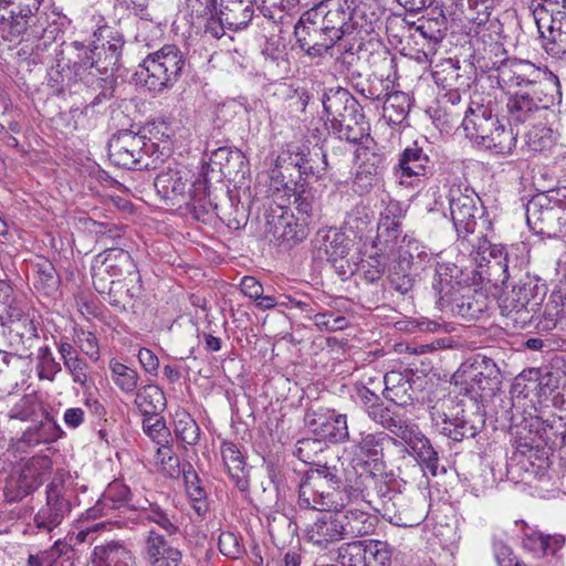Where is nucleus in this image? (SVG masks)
Segmentation results:
<instances>
[{"label":"nucleus","instance_id":"f257e3e1","mask_svg":"<svg viewBox=\"0 0 566 566\" xmlns=\"http://www.w3.org/2000/svg\"><path fill=\"white\" fill-rule=\"evenodd\" d=\"M352 476L339 459L316 464L303 476L298 485V505L316 511L339 510L345 506V493L355 496L349 486Z\"/></svg>","mask_w":566,"mask_h":566},{"label":"nucleus","instance_id":"f03ea898","mask_svg":"<svg viewBox=\"0 0 566 566\" xmlns=\"http://www.w3.org/2000/svg\"><path fill=\"white\" fill-rule=\"evenodd\" d=\"M95 35L106 39V43H103L97 52L75 41L72 48L76 54L69 61L72 62L74 74L80 81L87 85L101 86L102 83H108L109 76L119 65L124 38L120 32L109 27L99 28Z\"/></svg>","mask_w":566,"mask_h":566},{"label":"nucleus","instance_id":"7ed1b4c3","mask_svg":"<svg viewBox=\"0 0 566 566\" xmlns=\"http://www.w3.org/2000/svg\"><path fill=\"white\" fill-rule=\"evenodd\" d=\"M42 0H0V32L4 40L12 41L23 34L43 40V44L55 41L60 28L48 23L45 13L40 12Z\"/></svg>","mask_w":566,"mask_h":566},{"label":"nucleus","instance_id":"20e7f679","mask_svg":"<svg viewBox=\"0 0 566 566\" xmlns=\"http://www.w3.org/2000/svg\"><path fill=\"white\" fill-rule=\"evenodd\" d=\"M391 441V437L386 431H360L352 439L354 453L353 465L355 479H349L352 494L361 496L366 500L368 490L376 484L377 473L384 469V450Z\"/></svg>","mask_w":566,"mask_h":566},{"label":"nucleus","instance_id":"39448f33","mask_svg":"<svg viewBox=\"0 0 566 566\" xmlns=\"http://www.w3.org/2000/svg\"><path fill=\"white\" fill-rule=\"evenodd\" d=\"M310 10L337 42L355 31L369 34L377 21L375 13L356 0H322Z\"/></svg>","mask_w":566,"mask_h":566},{"label":"nucleus","instance_id":"423d86ee","mask_svg":"<svg viewBox=\"0 0 566 566\" xmlns=\"http://www.w3.org/2000/svg\"><path fill=\"white\" fill-rule=\"evenodd\" d=\"M156 147L146 136L124 129L108 140V158L115 166L125 169H156L161 161Z\"/></svg>","mask_w":566,"mask_h":566},{"label":"nucleus","instance_id":"0eeeda50","mask_svg":"<svg viewBox=\"0 0 566 566\" xmlns=\"http://www.w3.org/2000/svg\"><path fill=\"white\" fill-rule=\"evenodd\" d=\"M461 391L473 399L492 397L502 384L501 370L496 363L481 354L467 359L453 375Z\"/></svg>","mask_w":566,"mask_h":566},{"label":"nucleus","instance_id":"6e6552de","mask_svg":"<svg viewBox=\"0 0 566 566\" xmlns=\"http://www.w3.org/2000/svg\"><path fill=\"white\" fill-rule=\"evenodd\" d=\"M184 66L182 52L174 44H166L143 60L139 76L149 91L159 93L177 82Z\"/></svg>","mask_w":566,"mask_h":566},{"label":"nucleus","instance_id":"1a4fd4ad","mask_svg":"<svg viewBox=\"0 0 566 566\" xmlns=\"http://www.w3.org/2000/svg\"><path fill=\"white\" fill-rule=\"evenodd\" d=\"M429 506L427 495L420 490L409 493L394 491L382 500L384 516L391 524L401 527L421 524L428 516Z\"/></svg>","mask_w":566,"mask_h":566},{"label":"nucleus","instance_id":"9d476101","mask_svg":"<svg viewBox=\"0 0 566 566\" xmlns=\"http://www.w3.org/2000/svg\"><path fill=\"white\" fill-rule=\"evenodd\" d=\"M537 286L531 282L514 285L511 291L500 297L501 315L506 319L505 325L514 329H524L534 317L537 306Z\"/></svg>","mask_w":566,"mask_h":566},{"label":"nucleus","instance_id":"9b49d317","mask_svg":"<svg viewBox=\"0 0 566 566\" xmlns=\"http://www.w3.org/2000/svg\"><path fill=\"white\" fill-rule=\"evenodd\" d=\"M502 88L530 90L539 86H559L558 77L552 72L536 66L528 60L510 57L496 74Z\"/></svg>","mask_w":566,"mask_h":566},{"label":"nucleus","instance_id":"f8f14e48","mask_svg":"<svg viewBox=\"0 0 566 566\" xmlns=\"http://www.w3.org/2000/svg\"><path fill=\"white\" fill-rule=\"evenodd\" d=\"M51 470L52 460L49 455L38 454L22 460L18 474H12L6 483V497L10 502H18L32 494L43 484Z\"/></svg>","mask_w":566,"mask_h":566},{"label":"nucleus","instance_id":"ddd939ff","mask_svg":"<svg viewBox=\"0 0 566 566\" xmlns=\"http://www.w3.org/2000/svg\"><path fill=\"white\" fill-rule=\"evenodd\" d=\"M448 201L451 221L464 248L468 237L475 230L481 200L473 189L452 185L448 192Z\"/></svg>","mask_w":566,"mask_h":566},{"label":"nucleus","instance_id":"4468645a","mask_svg":"<svg viewBox=\"0 0 566 566\" xmlns=\"http://www.w3.org/2000/svg\"><path fill=\"white\" fill-rule=\"evenodd\" d=\"M559 86H539L537 88L517 90L510 95L506 103L509 118L515 124L533 119L534 115L547 109L554 103Z\"/></svg>","mask_w":566,"mask_h":566},{"label":"nucleus","instance_id":"2eb2a0df","mask_svg":"<svg viewBox=\"0 0 566 566\" xmlns=\"http://www.w3.org/2000/svg\"><path fill=\"white\" fill-rule=\"evenodd\" d=\"M472 247L469 249L464 245V250L469 252L471 259L481 268L486 262L490 275L493 276L495 284L506 285L513 276L516 266H510V258L506 249L501 244H493L484 237H476L468 240Z\"/></svg>","mask_w":566,"mask_h":566},{"label":"nucleus","instance_id":"dca6fc26","mask_svg":"<svg viewBox=\"0 0 566 566\" xmlns=\"http://www.w3.org/2000/svg\"><path fill=\"white\" fill-rule=\"evenodd\" d=\"M294 36L301 50L310 57L323 56L337 43L311 10L305 11L296 22Z\"/></svg>","mask_w":566,"mask_h":566},{"label":"nucleus","instance_id":"f3484780","mask_svg":"<svg viewBox=\"0 0 566 566\" xmlns=\"http://www.w3.org/2000/svg\"><path fill=\"white\" fill-rule=\"evenodd\" d=\"M46 502L34 515L38 528L51 532L71 513V502L66 494L63 475L56 474L46 485Z\"/></svg>","mask_w":566,"mask_h":566},{"label":"nucleus","instance_id":"a211bd4d","mask_svg":"<svg viewBox=\"0 0 566 566\" xmlns=\"http://www.w3.org/2000/svg\"><path fill=\"white\" fill-rule=\"evenodd\" d=\"M93 282L98 292L105 289V275L112 280H120L122 276L135 275L139 280L138 271L132 255L117 248L106 249L104 252L96 255L92 266Z\"/></svg>","mask_w":566,"mask_h":566},{"label":"nucleus","instance_id":"6ab92c4d","mask_svg":"<svg viewBox=\"0 0 566 566\" xmlns=\"http://www.w3.org/2000/svg\"><path fill=\"white\" fill-rule=\"evenodd\" d=\"M356 156L360 163L353 180V188L355 192L365 195L379 184L387 166V154L374 144L357 148Z\"/></svg>","mask_w":566,"mask_h":566},{"label":"nucleus","instance_id":"aec40b11","mask_svg":"<svg viewBox=\"0 0 566 566\" xmlns=\"http://www.w3.org/2000/svg\"><path fill=\"white\" fill-rule=\"evenodd\" d=\"M430 416L437 431L457 442L474 438L484 427L483 417L476 412L462 411L454 417H449L433 406Z\"/></svg>","mask_w":566,"mask_h":566},{"label":"nucleus","instance_id":"412c9836","mask_svg":"<svg viewBox=\"0 0 566 566\" xmlns=\"http://www.w3.org/2000/svg\"><path fill=\"white\" fill-rule=\"evenodd\" d=\"M432 170V160L418 142H415L400 154L398 164L394 167V176L399 185L415 188L419 185V178L430 175Z\"/></svg>","mask_w":566,"mask_h":566},{"label":"nucleus","instance_id":"4be33fe9","mask_svg":"<svg viewBox=\"0 0 566 566\" xmlns=\"http://www.w3.org/2000/svg\"><path fill=\"white\" fill-rule=\"evenodd\" d=\"M492 102L490 94L475 92L465 111L462 127L465 136L476 144L497 123V117L493 115Z\"/></svg>","mask_w":566,"mask_h":566},{"label":"nucleus","instance_id":"5701e85b","mask_svg":"<svg viewBox=\"0 0 566 566\" xmlns=\"http://www.w3.org/2000/svg\"><path fill=\"white\" fill-rule=\"evenodd\" d=\"M478 275L475 270L462 269L451 262H438L432 281V289L438 295L440 307L444 308L446 303L450 302L451 295H454L461 287L475 281Z\"/></svg>","mask_w":566,"mask_h":566},{"label":"nucleus","instance_id":"b1692460","mask_svg":"<svg viewBox=\"0 0 566 566\" xmlns=\"http://www.w3.org/2000/svg\"><path fill=\"white\" fill-rule=\"evenodd\" d=\"M353 502L345 512L339 511V517L344 525V533L346 537H363L373 534L378 517L371 514L368 510L371 509V500L369 494L366 500L361 496H348Z\"/></svg>","mask_w":566,"mask_h":566},{"label":"nucleus","instance_id":"393cba45","mask_svg":"<svg viewBox=\"0 0 566 566\" xmlns=\"http://www.w3.org/2000/svg\"><path fill=\"white\" fill-rule=\"evenodd\" d=\"M307 422L312 432L324 442L339 443L349 440L346 415L335 410H319L307 415Z\"/></svg>","mask_w":566,"mask_h":566},{"label":"nucleus","instance_id":"a878e982","mask_svg":"<svg viewBox=\"0 0 566 566\" xmlns=\"http://www.w3.org/2000/svg\"><path fill=\"white\" fill-rule=\"evenodd\" d=\"M144 558L149 566H185L182 553L174 547L156 530H149L145 535Z\"/></svg>","mask_w":566,"mask_h":566},{"label":"nucleus","instance_id":"bb28decb","mask_svg":"<svg viewBox=\"0 0 566 566\" xmlns=\"http://www.w3.org/2000/svg\"><path fill=\"white\" fill-rule=\"evenodd\" d=\"M321 514L306 527V538L319 548H327L329 544L345 538L344 525L339 511Z\"/></svg>","mask_w":566,"mask_h":566},{"label":"nucleus","instance_id":"cd10ccee","mask_svg":"<svg viewBox=\"0 0 566 566\" xmlns=\"http://www.w3.org/2000/svg\"><path fill=\"white\" fill-rule=\"evenodd\" d=\"M476 284L478 275H475L474 282L463 285L461 291L451 295L450 302L446 303L444 307H450L455 315L470 321L478 318L486 310L488 298L481 291L473 287Z\"/></svg>","mask_w":566,"mask_h":566},{"label":"nucleus","instance_id":"c85d7f7f","mask_svg":"<svg viewBox=\"0 0 566 566\" xmlns=\"http://www.w3.org/2000/svg\"><path fill=\"white\" fill-rule=\"evenodd\" d=\"M217 180L222 178L234 179L244 174L245 156L239 149L220 147L212 151L210 163L205 166Z\"/></svg>","mask_w":566,"mask_h":566},{"label":"nucleus","instance_id":"c756f323","mask_svg":"<svg viewBox=\"0 0 566 566\" xmlns=\"http://www.w3.org/2000/svg\"><path fill=\"white\" fill-rule=\"evenodd\" d=\"M408 432L405 436H399L411 450V453L420 462L426 471L430 472L432 476L438 474L439 470V455L432 447L430 440L426 438L413 423H409L407 428Z\"/></svg>","mask_w":566,"mask_h":566},{"label":"nucleus","instance_id":"7c9ffc66","mask_svg":"<svg viewBox=\"0 0 566 566\" xmlns=\"http://www.w3.org/2000/svg\"><path fill=\"white\" fill-rule=\"evenodd\" d=\"M87 566H136V562L125 542L108 541L93 548Z\"/></svg>","mask_w":566,"mask_h":566},{"label":"nucleus","instance_id":"2f4dec72","mask_svg":"<svg viewBox=\"0 0 566 566\" xmlns=\"http://www.w3.org/2000/svg\"><path fill=\"white\" fill-rule=\"evenodd\" d=\"M277 192H282L281 198H286L295 207L300 220L310 223L318 208L316 191L312 187L305 182L284 184L282 189L277 188Z\"/></svg>","mask_w":566,"mask_h":566},{"label":"nucleus","instance_id":"473e14b6","mask_svg":"<svg viewBox=\"0 0 566 566\" xmlns=\"http://www.w3.org/2000/svg\"><path fill=\"white\" fill-rule=\"evenodd\" d=\"M447 24L448 18L443 4L434 6L430 9L428 18L421 21L410 36L416 44L426 43L437 48L444 38Z\"/></svg>","mask_w":566,"mask_h":566},{"label":"nucleus","instance_id":"72a5a7b5","mask_svg":"<svg viewBox=\"0 0 566 566\" xmlns=\"http://www.w3.org/2000/svg\"><path fill=\"white\" fill-rule=\"evenodd\" d=\"M559 207H544L539 199L531 200L526 206V221L531 229L541 234L552 235L565 222V213L559 216Z\"/></svg>","mask_w":566,"mask_h":566},{"label":"nucleus","instance_id":"f704fd0d","mask_svg":"<svg viewBox=\"0 0 566 566\" xmlns=\"http://www.w3.org/2000/svg\"><path fill=\"white\" fill-rule=\"evenodd\" d=\"M324 114L329 126L354 114L360 107L356 98L345 88H331L323 94Z\"/></svg>","mask_w":566,"mask_h":566},{"label":"nucleus","instance_id":"c9c22d12","mask_svg":"<svg viewBox=\"0 0 566 566\" xmlns=\"http://www.w3.org/2000/svg\"><path fill=\"white\" fill-rule=\"evenodd\" d=\"M188 172L178 168H168L157 175L155 188L161 198L174 205L187 200L189 185Z\"/></svg>","mask_w":566,"mask_h":566},{"label":"nucleus","instance_id":"e433bc0d","mask_svg":"<svg viewBox=\"0 0 566 566\" xmlns=\"http://www.w3.org/2000/svg\"><path fill=\"white\" fill-rule=\"evenodd\" d=\"M56 348L63 361V366L71 376L72 381L80 385L83 389L88 388L92 381L90 376V365L85 358L80 356L77 348L66 339L57 342Z\"/></svg>","mask_w":566,"mask_h":566},{"label":"nucleus","instance_id":"4c0bfd02","mask_svg":"<svg viewBox=\"0 0 566 566\" xmlns=\"http://www.w3.org/2000/svg\"><path fill=\"white\" fill-rule=\"evenodd\" d=\"M329 128L332 134L340 142L345 140L349 144H360L363 139L366 138V143L375 144L373 139L369 140L368 132L370 127L361 108L344 119H338V122L331 125Z\"/></svg>","mask_w":566,"mask_h":566},{"label":"nucleus","instance_id":"58836bf2","mask_svg":"<svg viewBox=\"0 0 566 566\" xmlns=\"http://www.w3.org/2000/svg\"><path fill=\"white\" fill-rule=\"evenodd\" d=\"M60 276L50 261L41 260L33 265L32 285L40 296L56 300L60 295Z\"/></svg>","mask_w":566,"mask_h":566},{"label":"nucleus","instance_id":"ea45409f","mask_svg":"<svg viewBox=\"0 0 566 566\" xmlns=\"http://www.w3.org/2000/svg\"><path fill=\"white\" fill-rule=\"evenodd\" d=\"M365 413L371 421L379 424L397 438L399 436L406 437L405 432H408L407 428L411 422L408 418L385 406L381 399L370 407V409L366 410Z\"/></svg>","mask_w":566,"mask_h":566},{"label":"nucleus","instance_id":"a19ab883","mask_svg":"<svg viewBox=\"0 0 566 566\" xmlns=\"http://www.w3.org/2000/svg\"><path fill=\"white\" fill-rule=\"evenodd\" d=\"M273 237L285 243H297L308 234V223L300 220L293 213L284 212L276 219L273 218Z\"/></svg>","mask_w":566,"mask_h":566},{"label":"nucleus","instance_id":"79ce46f5","mask_svg":"<svg viewBox=\"0 0 566 566\" xmlns=\"http://www.w3.org/2000/svg\"><path fill=\"white\" fill-rule=\"evenodd\" d=\"M367 63L374 75L380 81V85L384 82L388 84L397 80V57L388 48L378 44L369 52Z\"/></svg>","mask_w":566,"mask_h":566},{"label":"nucleus","instance_id":"37998d69","mask_svg":"<svg viewBox=\"0 0 566 566\" xmlns=\"http://www.w3.org/2000/svg\"><path fill=\"white\" fill-rule=\"evenodd\" d=\"M223 464L240 491H247L249 488L248 473L244 458L238 446L233 442H223L221 446Z\"/></svg>","mask_w":566,"mask_h":566},{"label":"nucleus","instance_id":"c03bdc74","mask_svg":"<svg viewBox=\"0 0 566 566\" xmlns=\"http://www.w3.org/2000/svg\"><path fill=\"white\" fill-rule=\"evenodd\" d=\"M516 144V134L512 128H506L499 119L496 125L490 128L478 143L479 146L489 149L496 155H510Z\"/></svg>","mask_w":566,"mask_h":566},{"label":"nucleus","instance_id":"a18cd8bd","mask_svg":"<svg viewBox=\"0 0 566 566\" xmlns=\"http://www.w3.org/2000/svg\"><path fill=\"white\" fill-rule=\"evenodd\" d=\"M223 21L228 24L229 30L238 31L248 27L251 22L255 6L254 0H221Z\"/></svg>","mask_w":566,"mask_h":566},{"label":"nucleus","instance_id":"49530a36","mask_svg":"<svg viewBox=\"0 0 566 566\" xmlns=\"http://www.w3.org/2000/svg\"><path fill=\"white\" fill-rule=\"evenodd\" d=\"M566 15V0H535L533 3V17L538 33L552 29L555 22Z\"/></svg>","mask_w":566,"mask_h":566},{"label":"nucleus","instance_id":"de8ad7c7","mask_svg":"<svg viewBox=\"0 0 566 566\" xmlns=\"http://www.w3.org/2000/svg\"><path fill=\"white\" fill-rule=\"evenodd\" d=\"M384 397L397 406H407L412 401V387L408 377L398 371L384 376Z\"/></svg>","mask_w":566,"mask_h":566},{"label":"nucleus","instance_id":"09e8293b","mask_svg":"<svg viewBox=\"0 0 566 566\" xmlns=\"http://www.w3.org/2000/svg\"><path fill=\"white\" fill-rule=\"evenodd\" d=\"M410 105L408 94L400 91L388 92V85L386 86L382 116L389 125L402 124L409 114Z\"/></svg>","mask_w":566,"mask_h":566},{"label":"nucleus","instance_id":"8fccbe9b","mask_svg":"<svg viewBox=\"0 0 566 566\" xmlns=\"http://www.w3.org/2000/svg\"><path fill=\"white\" fill-rule=\"evenodd\" d=\"M400 207L390 202L380 216L377 229V240L388 245L397 241L400 235Z\"/></svg>","mask_w":566,"mask_h":566},{"label":"nucleus","instance_id":"3c124183","mask_svg":"<svg viewBox=\"0 0 566 566\" xmlns=\"http://www.w3.org/2000/svg\"><path fill=\"white\" fill-rule=\"evenodd\" d=\"M300 158L295 161V167L300 175L312 176L316 179L323 178L329 167L327 154L321 147H314L307 154L300 153Z\"/></svg>","mask_w":566,"mask_h":566},{"label":"nucleus","instance_id":"603ef678","mask_svg":"<svg viewBox=\"0 0 566 566\" xmlns=\"http://www.w3.org/2000/svg\"><path fill=\"white\" fill-rule=\"evenodd\" d=\"M135 392V405L144 415L158 413L166 407L165 394L157 385H145Z\"/></svg>","mask_w":566,"mask_h":566},{"label":"nucleus","instance_id":"864d4df0","mask_svg":"<svg viewBox=\"0 0 566 566\" xmlns=\"http://www.w3.org/2000/svg\"><path fill=\"white\" fill-rule=\"evenodd\" d=\"M139 518L143 522H149L158 525L167 536H174L180 533L177 516L168 514L156 503H149L147 507H142Z\"/></svg>","mask_w":566,"mask_h":566},{"label":"nucleus","instance_id":"5fc2aeb1","mask_svg":"<svg viewBox=\"0 0 566 566\" xmlns=\"http://www.w3.org/2000/svg\"><path fill=\"white\" fill-rule=\"evenodd\" d=\"M472 57L482 71H495L496 74L500 72L502 65L510 59L503 43L488 49H485V45L481 49L479 44L478 51H473Z\"/></svg>","mask_w":566,"mask_h":566},{"label":"nucleus","instance_id":"6e6d98bb","mask_svg":"<svg viewBox=\"0 0 566 566\" xmlns=\"http://www.w3.org/2000/svg\"><path fill=\"white\" fill-rule=\"evenodd\" d=\"M112 381L124 394H134L139 382V374L136 369L113 358L108 363Z\"/></svg>","mask_w":566,"mask_h":566},{"label":"nucleus","instance_id":"4d7b16f0","mask_svg":"<svg viewBox=\"0 0 566 566\" xmlns=\"http://www.w3.org/2000/svg\"><path fill=\"white\" fill-rule=\"evenodd\" d=\"M187 468L188 469L185 467L182 468L186 491L192 502V509L198 515L202 516L208 511L207 492L202 488L197 473L192 470V467L188 463Z\"/></svg>","mask_w":566,"mask_h":566},{"label":"nucleus","instance_id":"13d9d810","mask_svg":"<svg viewBox=\"0 0 566 566\" xmlns=\"http://www.w3.org/2000/svg\"><path fill=\"white\" fill-rule=\"evenodd\" d=\"M555 22L552 29H546L539 36L543 39L545 51L553 56L566 54V15Z\"/></svg>","mask_w":566,"mask_h":566},{"label":"nucleus","instance_id":"bf43d9fd","mask_svg":"<svg viewBox=\"0 0 566 566\" xmlns=\"http://www.w3.org/2000/svg\"><path fill=\"white\" fill-rule=\"evenodd\" d=\"M22 311L14 305V291L12 285L0 279V326H7L22 318Z\"/></svg>","mask_w":566,"mask_h":566},{"label":"nucleus","instance_id":"052dcab7","mask_svg":"<svg viewBox=\"0 0 566 566\" xmlns=\"http://www.w3.org/2000/svg\"><path fill=\"white\" fill-rule=\"evenodd\" d=\"M175 437L186 446H196L200 438V428L186 410L175 413Z\"/></svg>","mask_w":566,"mask_h":566},{"label":"nucleus","instance_id":"680f3d73","mask_svg":"<svg viewBox=\"0 0 566 566\" xmlns=\"http://www.w3.org/2000/svg\"><path fill=\"white\" fill-rule=\"evenodd\" d=\"M154 464L158 471L172 479L179 478L182 472L179 458L174 452L171 442L157 446Z\"/></svg>","mask_w":566,"mask_h":566},{"label":"nucleus","instance_id":"e2e57ef3","mask_svg":"<svg viewBox=\"0 0 566 566\" xmlns=\"http://www.w3.org/2000/svg\"><path fill=\"white\" fill-rule=\"evenodd\" d=\"M305 317L313 322L321 332H337L348 326V321L345 316L334 311L315 312L310 305Z\"/></svg>","mask_w":566,"mask_h":566},{"label":"nucleus","instance_id":"0e129e2a","mask_svg":"<svg viewBox=\"0 0 566 566\" xmlns=\"http://www.w3.org/2000/svg\"><path fill=\"white\" fill-rule=\"evenodd\" d=\"M261 14L273 22H282L297 7L300 0H254Z\"/></svg>","mask_w":566,"mask_h":566},{"label":"nucleus","instance_id":"69168bd1","mask_svg":"<svg viewBox=\"0 0 566 566\" xmlns=\"http://www.w3.org/2000/svg\"><path fill=\"white\" fill-rule=\"evenodd\" d=\"M35 360V370L40 380L53 382L56 375L62 370L61 364L56 360L52 349L48 345L38 348Z\"/></svg>","mask_w":566,"mask_h":566},{"label":"nucleus","instance_id":"338daca9","mask_svg":"<svg viewBox=\"0 0 566 566\" xmlns=\"http://www.w3.org/2000/svg\"><path fill=\"white\" fill-rule=\"evenodd\" d=\"M503 27L500 20H492L491 23L485 25H476L474 30V35L471 39V45L473 51H478V45L482 49L485 45V49L492 48L493 45H497L501 42V33Z\"/></svg>","mask_w":566,"mask_h":566},{"label":"nucleus","instance_id":"774afa93","mask_svg":"<svg viewBox=\"0 0 566 566\" xmlns=\"http://www.w3.org/2000/svg\"><path fill=\"white\" fill-rule=\"evenodd\" d=\"M325 447V442L318 437L303 438L295 443L293 454L302 462L316 467V464H319L318 457Z\"/></svg>","mask_w":566,"mask_h":566}]
</instances>
